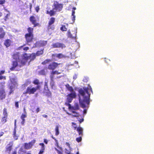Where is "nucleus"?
<instances>
[{
	"label": "nucleus",
	"instance_id": "obj_1",
	"mask_svg": "<svg viewBox=\"0 0 154 154\" xmlns=\"http://www.w3.org/2000/svg\"><path fill=\"white\" fill-rule=\"evenodd\" d=\"M83 88V89L81 88L79 90V94L83 98L82 100L80 99H79V102L81 107L82 108H85L90 104V94L88 92V88Z\"/></svg>",
	"mask_w": 154,
	"mask_h": 154
},
{
	"label": "nucleus",
	"instance_id": "obj_2",
	"mask_svg": "<svg viewBox=\"0 0 154 154\" xmlns=\"http://www.w3.org/2000/svg\"><path fill=\"white\" fill-rule=\"evenodd\" d=\"M33 30V28L29 27L27 28L28 32L25 34L24 37L26 43L27 45H29L33 42L34 38Z\"/></svg>",
	"mask_w": 154,
	"mask_h": 154
},
{
	"label": "nucleus",
	"instance_id": "obj_3",
	"mask_svg": "<svg viewBox=\"0 0 154 154\" xmlns=\"http://www.w3.org/2000/svg\"><path fill=\"white\" fill-rule=\"evenodd\" d=\"M12 57L15 60L12 61L11 67L10 68V70L11 71L17 70L16 68L17 67H19L21 60L20 59L19 55L17 54H14Z\"/></svg>",
	"mask_w": 154,
	"mask_h": 154
},
{
	"label": "nucleus",
	"instance_id": "obj_4",
	"mask_svg": "<svg viewBox=\"0 0 154 154\" xmlns=\"http://www.w3.org/2000/svg\"><path fill=\"white\" fill-rule=\"evenodd\" d=\"M41 87V86L40 85H38L35 87H32L31 86L28 87L23 94H34L37 90H40Z\"/></svg>",
	"mask_w": 154,
	"mask_h": 154
},
{
	"label": "nucleus",
	"instance_id": "obj_5",
	"mask_svg": "<svg viewBox=\"0 0 154 154\" xmlns=\"http://www.w3.org/2000/svg\"><path fill=\"white\" fill-rule=\"evenodd\" d=\"M52 6L53 9L57 12H60L63 9V4L62 3H60L57 1H54Z\"/></svg>",
	"mask_w": 154,
	"mask_h": 154
},
{
	"label": "nucleus",
	"instance_id": "obj_6",
	"mask_svg": "<svg viewBox=\"0 0 154 154\" xmlns=\"http://www.w3.org/2000/svg\"><path fill=\"white\" fill-rule=\"evenodd\" d=\"M29 60H30L29 54L26 53L23 54L22 59L20 60L19 67L25 65Z\"/></svg>",
	"mask_w": 154,
	"mask_h": 154
},
{
	"label": "nucleus",
	"instance_id": "obj_7",
	"mask_svg": "<svg viewBox=\"0 0 154 154\" xmlns=\"http://www.w3.org/2000/svg\"><path fill=\"white\" fill-rule=\"evenodd\" d=\"M55 19L54 17H51L50 18L48 23L47 26L48 29V30H54L55 29V26L53 24L55 22Z\"/></svg>",
	"mask_w": 154,
	"mask_h": 154
},
{
	"label": "nucleus",
	"instance_id": "obj_8",
	"mask_svg": "<svg viewBox=\"0 0 154 154\" xmlns=\"http://www.w3.org/2000/svg\"><path fill=\"white\" fill-rule=\"evenodd\" d=\"M76 96V95L75 92H74L68 94L67 95L66 102V103H71L73 99L75 98Z\"/></svg>",
	"mask_w": 154,
	"mask_h": 154
},
{
	"label": "nucleus",
	"instance_id": "obj_9",
	"mask_svg": "<svg viewBox=\"0 0 154 154\" xmlns=\"http://www.w3.org/2000/svg\"><path fill=\"white\" fill-rule=\"evenodd\" d=\"M65 105L68 106L69 110H78L79 109V105L78 103H75L73 106H72L70 103H65Z\"/></svg>",
	"mask_w": 154,
	"mask_h": 154
},
{
	"label": "nucleus",
	"instance_id": "obj_10",
	"mask_svg": "<svg viewBox=\"0 0 154 154\" xmlns=\"http://www.w3.org/2000/svg\"><path fill=\"white\" fill-rule=\"evenodd\" d=\"M29 20L32 24L33 25V28L40 26L39 23L37 22L36 19L34 16L32 15L30 17Z\"/></svg>",
	"mask_w": 154,
	"mask_h": 154
},
{
	"label": "nucleus",
	"instance_id": "obj_11",
	"mask_svg": "<svg viewBox=\"0 0 154 154\" xmlns=\"http://www.w3.org/2000/svg\"><path fill=\"white\" fill-rule=\"evenodd\" d=\"M60 63H58L56 62H54L50 63L48 66L47 69L50 70H54L57 68Z\"/></svg>",
	"mask_w": 154,
	"mask_h": 154
},
{
	"label": "nucleus",
	"instance_id": "obj_12",
	"mask_svg": "<svg viewBox=\"0 0 154 154\" xmlns=\"http://www.w3.org/2000/svg\"><path fill=\"white\" fill-rule=\"evenodd\" d=\"M72 33L71 32L69 29L67 32V35L68 37L74 38L76 37V32L75 31H72Z\"/></svg>",
	"mask_w": 154,
	"mask_h": 154
},
{
	"label": "nucleus",
	"instance_id": "obj_13",
	"mask_svg": "<svg viewBox=\"0 0 154 154\" xmlns=\"http://www.w3.org/2000/svg\"><path fill=\"white\" fill-rule=\"evenodd\" d=\"M53 48H63L66 47L65 45L59 42H56L54 43L52 45Z\"/></svg>",
	"mask_w": 154,
	"mask_h": 154
},
{
	"label": "nucleus",
	"instance_id": "obj_14",
	"mask_svg": "<svg viewBox=\"0 0 154 154\" xmlns=\"http://www.w3.org/2000/svg\"><path fill=\"white\" fill-rule=\"evenodd\" d=\"M6 94L4 88L0 89V100H3L5 98Z\"/></svg>",
	"mask_w": 154,
	"mask_h": 154
},
{
	"label": "nucleus",
	"instance_id": "obj_15",
	"mask_svg": "<svg viewBox=\"0 0 154 154\" xmlns=\"http://www.w3.org/2000/svg\"><path fill=\"white\" fill-rule=\"evenodd\" d=\"M47 43V41H39L36 42L35 44L36 46L39 47H43L45 46Z\"/></svg>",
	"mask_w": 154,
	"mask_h": 154
},
{
	"label": "nucleus",
	"instance_id": "obj_16",
	"mask_svg": "<svg viewBox=\"0 0 154 154\" xmlns=\"http://www.w3.org/2000/svg\"><path fill=\"white\" fill-rule=\"evenodd\" d=\"M61 73V72H59L58 71L56 70H52L50 74V78L51 79V80L52 81L53 80V79L54 77V75H59Z\"/></svg>",
	"mask_w": 154,
	"mask_h": 154
},
{
	"label": "nucleus",
	"instance_id": "obj_17",
	"mask_svg": "<svg viewBox=\"0 0 154 154\" xmlns=\"http://www.w3.org/2000/svg\"><path fill=\"white\" fill-rule=\"evenodd\" d=\"M69 110L73 114H72L71 113H69L67 112V114H68V115L72 116L75 117H78L79 116V113L75 111V110Z\"/></svg>",
	"mask_w": 154,
	"mask_h": 154
},
{
	"label": "nucleus",
	"instance_id": "obj_18",
	"mask_svg": "<svg viewBox=\"0 0 154 154\" xmlns=\"http://www.w3.org/2000/svg\"><path fill=\"white\" fill-rule=\"evenodd\" d=\"M5 32L3 28L0 26V39L3 38L5 35Z\"/></svg>",
	"mask_w": 154,
	"mask_h": 154
},
{
	"label": "nucleus",
	"instance_id": "obj_19",
	"mask_svg": "<svg viewBox=\"0 0 154 154\" xmlns=\"http://www.w3.org/2000/svg\"><path fill=\"white\" fill-rule=\"evenodd\" d=\"M57 12L55 10L53 9V8L52 10H50V11L47 10L46 13L49 14L50 16L51 17L54 15L56 14V13Z\"/></svg>",
	"mask_w": 154,
	"mask_h": 154
},
{
	"label": "nucleus",
	"instance_id": "obj_20",
	"mask_svg": "<svg viewBox=\"0 0 154 154\" xmlns=\"http://www.w3.org/2000/svg\"><path fill=\"white\" fill-rule=\"evenodd\" d=\"M13 143L12 142H10L6 147V151L10 152L12 149Z\"/></svg>",
	"mask_w": 154,
	"mask_h": 154
},
{
	"label": "nucleus",
	"instance_id": "obj_21",
	"mask_svg": "<svg viewBox=\"0 0 154 154\" xmlns=\"http://www.w3.org/2000/svg\"><path fill=\"white\" fill-rule=\"evenodd\" d=\"M11 41L10 39H8L5 40L4 43V45L7 48H8L11 45Z\"/></svg>",
	"mask_w": 154,
	"mask_h": 154
},
{
	"label": "nucleus",
	"instance_id": "obj_22",
	"mask_svg": "<svg viewBox=\"0 0 154 154\" xmlns=\"http://www.w3.org/2000/svg\"><path fill=\"white\" fill-rule=\"evenodd\" d=\"M65 86L67 90L70 91L71 93L73 92H75L74 91L72 87V86H70L69 84H66L65 85Z\"/></svg>",
	"mask_w": 154,
	"mask_h": 154
},
{
	"label": "nucleus",
	"instance_id": "obj_23",
	"mask_svg": "<svg viewBox=\"0 0 154 154\" xmlns=\"http://www.w3.org/2000/svg\"><path fill=\"white\" fill-rule=\"evenodd\" d=\"M39 145L41 146V149L40 150L38 154H42L45 149V145L43 143H40Z\"/></svg>",
	"mask_w": 154,
	"mask_h": 154
},
{
	"label": "nucleus",
	"instance_id": "obj_24",
	"mask_svg": "<svg viewBox=\"0 0 154 154\" xmlns=\"http://www.w3.org/2000/svg\"><path fill=\"white\" fill-rule=\"evenodd\" d=\"M5 72V70H2L0 71V80L2 79L5 80L6 79V76L2 75L4 74Z\"/></svg>",
	"mask_w": 154,
	"mask_h": 154
},
{
	"label": "nucleus",
	"instance_id": "obj_25",
	"mask_svg": "<svg viewBox=\"0 0 154 154\" xmlns=\"http://www.w3.org/2000/svg\"><path fill=\"white\" fill-rule=\"evenodd\" d=\"M76 130L78 132L79 135L82 136L83 135V128L80 127H79Z\"/></svg>",
	"mask_w": 154,
	"mask_h": 154
},
{
	"label": "nucleus",
	"instance_id": "obj_26",
	"mask_svg": "<svg viewBox=\"0 0 154 154\" xmlns=\"http://www.w3.org/2000/svg\"><path fill=\"white\" fill-rule=\"evenodd\" d=\"M30 61L33 60L36 57V54L33 53L31 54H29Z\"/></svg>",
	"mask_w": 154,
	"mask_h": 154
},
{
	"label": "nucleus",
	"instance_id": "obj_27",
	"mask_svg": "<svg viewBox=\"0 0 154 154\" xmlns=\"http://www.w3.org/2000/svg\"><path fill=\"white\" fill-rule=\"evenodd\" d=\"M53 54V56H56V57L60 59L65 57V56L63 55V54L60 53L58 54Z\"/></svg>",
	"mask_w": 154,
	"mask_h": 154
},
{
	"label": "nucleus",
	"instance_id": "obj_28",
	"mask_svg": "<svg viewBox=\"0 0 154 154\" xmlns=\"http://www.w3.org/2000/svg\"><path fill=\"white\" fill-rule=\"evenodd\" d=\"M24 149H30L32 148L29 143H25L24 144Z\"/></svg>",
	"mask_w": 154,
	"mask_h": 154
},
{
	"label": "nucleus",
	"instance_id": "obj_29",
	"mask_svg": "<svg viewBox=\"0 0 154 154\" xmlns=\"http://www.w3.org/2000/svg\"><path fill=\"white\" fill-rule=\"evenodd\" d=\"M26 114H22L20 118L22 120L21 122V123L22 125H24L25 122V119L24 118H26Z\"/></svg>",
	"mask_w": 154,
	"mask_h": 154
},
{
	"label": "nucleus",
	"instance_id": "obj_30",
	"mask_svg": "<svg viewBox=\"0 0 154 154\" xmlns=\"http://www.w3.org/2000/svg\"><path fill=\"white\" fill-rule=\"evenodd\" d=\"M76 9L75 7H73L72 8V15L73 16L72 17V20L73 21V22H74L75 20V10Z\"/></svg>",
	"mask_w": 154,
	"mask_h": 154
},
{
	"label": "nucleus",
	"instance_id": "obj_31",
	"mask_svg": "<svg viewBox=\"0 0 154 154\" xmlns=\"http://www.w3.org/2000/svg\"><path fill=\"white\" fill-rule=\"evenodd\" d=\"M10 81L11 83V84L15 86L17 84V82L15 81V79L14 78H12L10 79Z\"/></svg>",
	"mask_w": 154,
	"mask_h": 154
},
{
	"label": "nucleus",
	"instance_id": "obj_32",
	"mask_svg": "<svg viewBox=\"0 0 154 154\" xmlns=\"http://www.w3.org/2000/svg\"><path fill=\"white\" fill-rule=\"evenodd\" d=\"M46 95L48 97H51L52 96V93L49 89L45 91Z\"/></svg>",
	"mask_w": 154,
	"mask_h": 154
},
{
	"label": "nucleus",
	"instance_id": "obj_33",
	"mask_svg": "<svg viewBox=\"0 0 154 154\" xmlns=\"http://www.w3.org/2000/svg\"><path fill=\"white\" fill-rule=\"evenodd\" d=\"M44 53V49L40 50L37 51L36 54L37 56H39L43 54Z\"/></svg>",
	"mask_w": 154,
	"mask_h": 154
},
{
	"label": "nucleus",
	"instance_id": "obj_34",
	"mask_svg": "<svg viewBox=\"0 0 154 154\" xmlns=\"http://www.w3.org/2000/svg\"><path fill=\"white\" fill-rule=\"evenodd\" d=\"M46 72L44 69H42L38 72V74L40 75H45L46 74Z\"/></svg>",
	"mask_w": 154,
	"mask_h": 154
},
{
	"label": "nucleus",
	"instance_id": "obj_35",
	"mask_svg": "<svg viewBox=\"0 0 154 154\" xmlns=\"http://www.w3.org/2000/svg\"><path fill=\"white\" fill-rule=\"evenodd\" d=\"M26 152V151L24 150L22 147L20 148L18 151V154H25Z\"/></svg>",
	"mask_w": 154,
	"mask_h": 154
},
{
	"label": "nucleus",
	"instance_id": "obj_36",
	"mask_svg": "<svg viewBox=\"0 0 154 154\" xmlns=\"http://www.w3.org/2000/svg\"><path fill=\"white\" fill-rule=\"evenodd\" d=\"M51 61V60L50 59H47L45 60L42 63V64L43 65H46L47 63Z\"/></svg>",
	"mask_w": 154,
	"mask_h": 154
},
{
	"label": "nucleus",
	"instance_id": "obj_37",
	"mask_svg": "<svg viewBox=\"0 0 154 154\" xmlns=\"http://www.w3.org/2000/svg\"><path fill=\"white\" fill-rule=\"evenodd\" d=\"M16 130L14 128L13 131V137L15 140H17L18 139V136L16 134Z\"/></svg>",
	"mask_w": 154,
	"mask_h": 154
},
{
	"label": "nucleus",
	"instance_id": "obj_38",
	"mask_svg": "<svg viewBox=\"0 0 154 154\" xmlns=\"http://www.w3.org/2000/svg\"><path fill=\"white\" fill-rule=\"evenodd\" d=\"M3 116L8 117L7 109L5 108L3 109Z\"/></svg>",
	"mask_w": 154,
	"mask_h": 154
},
{
	"label": "nucleus",
	"instance_id": "obj_39",
	"mask_svg": "<svg viewBox=\"0 0 154 154\" xmlns=\"http://www.w3.org/2000/svg\"><path fill=\"white\" fill-rule=\"evenodd\" d=\"M55 135H58L59 133V127L58 125H56L55 128Z\"/></svg>",
	"mask_w": 154,
	"mask_h": 154
},
{
	"label": "nucleus",
	"instance_id": "obj_40",
	"mask_svg": "<svg viewBox=\"0 0 154 154\" xmlns=\"http://www.w3.org/2000/svg\"><path fill=\"white\" fill-rule=\"evenodd\" d=\"M10 15V13H8L3 18V19L5 21H6L8 20Z\"/></svg>",
	"mask_w": 154,
	"mask_h": 154
},
{
	"label": "nucleus",
	"instance_id": "obj_41",
	"mask_svg": "<svg viewBox=\"0 0 154 154\" xmlns=\"http://www.w3.org/2000/svg\"><path fill=\"white\" fill-rule=\"evenodd\" d=\"M44 89L45 91H46L47 90H49L48 88V84L47 82H45Z\"/></svg>",
	"mask_w": 154,
	"mask_h": 154
},
{
	"label": "nucleus",
	"instance_id": "obj_42",
	"mask_svg": "<svg viewBox=\"0 0 154 154\" xmlns=\"http://www.w3.org/2000/svg\"><path fill=\"white\" fill-rule=\"evenodd\" d=\"M72 127L74 129V130H75L78 128L77 125L76 123H75L73 122H72Z\"/></svg>",
	"mask_w": 154,
	"mask_h": 154
},
{
	"label": "nucleus",
	"instance_id": "obj_43",
	"mask_svg": "<svg viewBox=\"0 0 154 154\" xmlns=\"http://www.w3.org/2000/svg\"><path fill=\"white\" fill-rule=\"evenodd\" d=\"M36 142V140L35 139H33L31 140V141L29 142V143L30 144V145L32 147V146L34 145V144Z\"/></svg>",
	"mask_w": 154,
	"mask_h": 154
},
{
	"label": "nucleus",
	"instance_id": "obj_44",
	"mask_svg": "<svg viewBox=\"0 0 154 154\" xmlns=\"http://www.w3.org/2000/svg\"><path fill=\"white\" fill-rule=\"evenodd\" d=\"M36 142V140L35 139H33L31 140V141L29 142V143L30 144V145L32 147V146L34 145V144Z\"/></svg>",
	"mask_w": 154,
	"mask_h": 154
},
{
	"label": "nucleus",
	"instance_id": "obj_45",
	"mask_svg": "<svg viewBox=\"0 0 154 154\" xmlns=\"http://www.w3.org/2000/svg\"><path fill=\"white\" fill-rule=\"evenodd\" d=\"M60 30L63 31H66L67 30V28L65 25H62L60 29Z\"/></svg>",
	"mask_w": 154,
	"mask_h": 154
},
{
	"label": "nucleus",
	"instance_id": "obj_46",
	"mask_svg": "<svg viewBox=\"0 0 154 154\" xmlns=\"http://www.w3.org/2000/svg\"><path fill=\"white\" fill-rule=\"evenodd\" d=\"M33 83L35 85H38L39 84V81L38 79H35L33 82Z\"/></svg>",
	"mask_w": 154,
	"mask_h": 154
},
{
	"label": "nucleus",
	"instance_id": "obj_47",
	"mask_svg": "<svg viewBox=\"0 0 154 154\" xmlns=\"http://www.w3.org/2000/svg\"><path fill=\"white\" fill-rule=\"evenodd\" d=\"M7 117L3 116L2 118L1 121L3 123H5L7 122Z\"/></svg>",
	"mask_w": 154,
	"mask_h": 154
},
{
	"label": "nucleus",
	"instance_id": "obj_48",
	"mask_svg": "<svg viewBox=\"0 0 154 154\" xmlns=\"http://www.w3.org/2000/svg\"><path fill=\"white\" fill-rule=\"evenodd\" d=\"M76 140L78 143L80 142L82 140V136H81L80 137L76 138Z\"/></svg>",
	"mask_w": 154,
	"mask_h": 154
},
{
	"label": "nucleus",
	"instance_id": "obj_49",
	"mask_svg": "<svg viewBox=\"0 0 154 154\" xmlns=\"http://www.w3.org/2000/svg\"><path fill=\"white\" fill-rule=\"evenodd\" d=\"M6 0H0V5H3L6 2Z\"/></svg>",
	"mask_w": 154,
	"mask_h": 154
},
{
	"label": "nucleus",
	"instance_id": "obj_50",
	"mask_svg": "<svg viewBox=\"0 0 154 154\" xmlns=\"http://www.w3.org/2000/svg\"><path fill=\"white\" fill-rule=\"evenodd\" d=\"M50 85L52 88L53 89L55 86L54 82L52 81L50 83Z\"/></svg>",
	"mask_w": 154,
	"mask_h": 154
},
{
	"label": "nucleus",
	"instance_id": "obj_51",
	"mask_svg": "<svg viewBox=\"0 0 154 154\" xmlns=\"http://www.w3.org/2000/svg\"><path fill=\"white\" fill-rule=\"evenodd\" d=\"M39 10V6H37L35 8V11L37 12H38Z\"/></svg>",
	"mask_w": 154,
	"mask_h": 154
},
{
	"label": "nucleus",
	"instance_id": "obj_52",
	"mask_svg": "<svg viewBox=\"0 0 154 154\" xmlns=\"http://www.w3.org/2000/svg\"><path fill=\"white\" fill-rule=\"evenodd\" d=\"M15 106L16 108H18L19 107V103L18 102H16L15 103Z\"/></svg>",
	"mask_w": 154,
	"mask_h": 154
},
{
	"label": "nucleus",
	"instance_id": "obj_53",
	"mask_svg": "<svg viewBox=\"0 0 154 154\" xmlns=\"http://www.w3.org/2000/svg\"><path fill=\"white\" fill-rule=\"evenodd\" d=\"M56 150L58 154H63V152L62 151H60L57 149H56Z\"/></svg>",
	"mask_w": 154,
	"mask_h": 154
},
{
	"label": "nucleus",
	"instance_id": "obj_54",
	"mask_svg": "<svg viewBox=\"0 0 154 154\" xmlns=\"http://www.w3.org/2000/svg\"><path fill=\"white\" fill-rule=\"evenodd\" d=\"M29 8L30 9V12L32 11V5L31 3H30L29 4Z\"/></svg>",
	"mask_w": 154,
	"mask_h": 154
},
{
	"label": "nucleus",
	"instance_id": "obj_55",
	"mask_svg": "<svg viewBox=\"0 0 154 154\" xmlns=\"http://www.w3.org/2000/svg\"><path fill=\"white\" fill-rule=\"evenodd\" d=\"M29 49V48L28 47H26L23 48V50L24 51H27Z\"/></svg>",
	"mask_w": 154,
	"mask_h": 154
},
{
	"label": "nucleus",
	"instance_id": "obj_56",
	"mask_svg": "<svg viewBox=\"0 0 154 154\" xmlns=\"http://www.w3.org/2000/svg\"><path fill=\"white\" fill-rule=\"evenodd\" d=\"M15 87V86L12 85L10 86V89L11 90H12Z\"/></svg>",
	"mask_w": 154,
	"mask_h": 154
},
{
	"label": "nucleus",
	"instance_id": "obj_57",
	"mask_svg": "<svg viewBox=\"0 0 154 154\" xmlns=\"http://www.w3.org/2000/svg\"><path fill=\"white\" fill-rule=\"evenodd\" d=\"M66 146H67L69 148H70V144L69 143L66 142Z\"/></svg>",
	"mask_w": 154,
	"mask_h": 154
},
{
	"label": "nucleus",
	"instance_id": "obj_58",
	"mask_svg": "<svg viewBox=\"0 0 154 154\" xmlns=\"http://www.w3.org/2000/svg\"><path fill=\"white\" fill-rule=\"evenodd\" d=\"M44 142L46 144H48V141L47 139H44Z\"/></svg>",
	"mask_w": 154,
	"mask_h": 154
},
{
	"label": "nucleus",
	"instance_id": "obj_59",
	"mask_svg": "<svg viewBox=\"0 0 154 154\" xmlns=\"http://www.w3.org/2000/svg\"><path fill=\"white\" fill-rule=\"evenodd\" d=\"M40 111V109L39 107H38L36 109V111L37 113H38Z\"/></svg>",
	"mask_w": 154,
	"mask_h": 154
},
{
	"label": "nucleus",
	"instance_id": "obj_60",
	"mask_svg": "<svg viewBox=\"0 0 154 154\" xmlns=\"http://www.w3.org/2000/svg\"><path fill=\"white\" fill-rule=\"evenodd\" d=\"M84 121V119H80V120H79V121L80 123H81L82 122H83Z\"/></svg>",
	"mask_w": 154,
	"mask_h": 154
},
{
	"label": "nucleus",
	"instance_id": "obj_61",
	"mask_svg": "<svg viewBox=\"0 0 154 154\" xmlns=\"http://www.w3.org/2000/svg\"><path fill=\"white\" fill-rule=\"evenodd\" d=\"M12 154H17V152L16 150H15L12 153Z\"/></svg>",
	"mask_w": 154,
	"mask_h": 154
},
{
	"label": "nucleus",
	"instance_id": "obj_62",
	"mask_svg": "<svg viewBox=\"0 0 154 154\" xmlns=\"http://www.w3.org/2000/svg\"><path fill=\"white\" fill-rule=\"evenodd\" d=\"M105 62L106 63H108V62L109 61V60L108 59L106 58H105Z\"/></svg>",
	"mask_w": 154,
	"mask_h": 154
},
{
	"label": "nucleus",
	"instance_id": "obj_63",
	"mask_svg": "<svg viewBox=\"0 0 154 154\" xmlns=\"http://www.w3.org/2000/svg\"><path fill=\"white\" fill-rule=\"evenodd\" d=\"M4 132H0V137L2 136L4 134Z\"/></svg>",
	"mask_w": 154,
	"mask_h": 154
},
{
	"label": "nucleus",
	"instance_id": "obj_64",
	"mask_svg": "<svg viewBox=\"0 0 154 154\" xmlns=\"http://www.w3.org/2000/svg\"><path fill=\"white\" fill-rule=\"evenodd\" d=\"M13 91L12 90L10 89V91L9 92V94L10 95L11 93L13 92Z\"/></svg>",
	"mask_w": 154,
	"mask_h": 154
}]
</instances>
